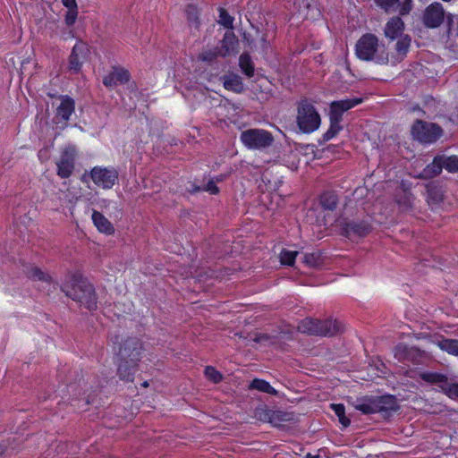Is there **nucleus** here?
Listing matches in <instances>:
<instances>
[{"label": "nucleus", "mask_w": 458, "mask_h": 458, "mask_svg": "<svg viewBox=\"0 0 458 458\" xmlns=\"http://www.w3.org/2000/svg\"><path fill=\"white\" fill-rule=\"evenodd\" d=\"M113 344L118 377L121 380L132 382L145 350L142 341L137 336L120 340V336L115 335Z\"/></svg>", "instance_id": "nucleus-1"}, {"label": "nucleus", "mask_w": 458, "mask_h": 458, "mask_svg": "<svg viewBox=\"0 0 458 458\" xmlns=\"http://www.w3.org/2000/svg\"><path fill=\"white\" fill-rule=\"evenodd\" d=\"M61 291L68 298L79 302L89 310L98 309L95 288L81 273H68L61 284Z\"/></svg>", "instance_id": "nucleus-2"}, {"label": "nucleus", "mask_w": 458, "mask_h": 458, "mask_svg": "<svg viewBox=\"0 0 458 458\" xmlns=\"http://www.w3.org/2000/svg\"><path fill=\"white\" fill-rule=\"evenodd\" d=\"M378 38L372 33L362 35L355 45V54L362 61H375L377 64L388 63V54L383 50L378 53Z\"/></svg>", "instance_id": "nucleus-3"}, {"label": "nucleus", "mask_w": 458, "mask_h": 458, "mask_svg": "<svg viewBox=\"0 0 458 458\" xmlns=\"http://www.w3.org/2000/svg\"><path fill=\"white\" fill-rule=\"evenodd\" d=\"M298 331L309 335L334 336L343 331L340 321L332 318L325 320L305 318L298 325Z\"/></svg>", "instance_id": "nucleus-4"}, {"label": "nucleus", "mask_w": 458, "mask_h": 458, "mask_svg": "<svg viewBox=\"0 0 458 458\" xmlns=\"http://www.w3.org/2000/svg\"><path fill=\"white\" fill-rule=\"evenodd\" d=\"M400 408L397 398L393 394L365 396L355 404V409L363 414L396 411Z\"/></svg>", "instance_id": "nucleus-5"}, {"label": "nucleus", "mask_w": 458, "mask_h": 458, "mask_svg": "<svg viewBox=\"0 0 458 458\" xmlns=\"http://www.w3.org/2000/svg\"><path fill=\"white\" fill-rule=\"evenodd\" d=\"M413 140L422 144H433L444 134V130L435 123L416 119L411 128Z\"/></svg>", "instance_id": "nucleus-6"}, {"label": "nucleus", "mask_w": 458, "mask_h": 458, "mask_svg": "<svg viewBox=\"0 0 458 458\" xmlns=\"http://www.w3.org/2000/svg\"><path fill=\"white\" fill-rule=\"evenodd\" d=\"M297 111V124L302 132L310 133L319 127L320 115L312 104L306 99L301 100Z\"/></svg>", "instance_id": "nucleus-7"}, {"label": "nucleus", "mask_w": 458, "mask_h": 458, "mask_svg": "<svg viewBox=\"0 0 458 458\" xmlns=\"http://www.w3.org/2000/svg\"><path fill=\"white\" fill-rule=\"evenodd\" d=\"M335 222L341 227V234L349 239L354 237H366L372 231V225L366 220L355 221L350 220L342 213L335 218Z\"/></svg>", "instance_id": "nucleus-8"}, {"label": "nucleus", "mask_w": 458, "mask_h": 458, "mask_svg": "<svg viewBox=\"0 0 458 458\" xmlns=\"http://www.w3.org/2000/svg\"><path fill=\"white\" fill-rule=\"evenodd\" d=\"M420 378L437 386L449 398L458 400V383L454 378H449L442 373L430 371L420 373Z\"/></svg>", "instance_id": "nucleus-9"}, {"label": "nucleus", "mask_w": 458, "mask_h": 458, "mask_svg": "<svg viewBox=\"0 0 458 458\" xmlns=\"http://www.w3.org/2000/svg\"><path fill=\"white\" fill-rule=\"evenodd\" d=\"M242 142L250 149H262L274 142L271 132L262 129H248L241 133Z\"/></svg>", "instance_id": "nucleus-10"}, {"label": "nucleus", "mask_w": 458, "mask_h": 458, "mask_svg": "<svg viewBox=\"0 0 458 458\" xmlns=\"http://www.w3.org/2000/svg\"><path fill=\"white\" fill-rule=\"evenodd\" d=\"M91 179L104 189H111L118 180V171L115 168L94 167L90 172Z\"/></svg>", "instance_id": "nucleus-11"}, {"label": "nucleus", "mask_w": 458, "mask_h": 458, "mask_svg": "<svg viewBox=\"0 0 458 458\" xmlns=\"http://www.w3.org/2000/svg\"><path fill=\"white\" fill-rule=\"evenodd\" d=\"M76 158V149L72 146L66 147L60 159L56 162L57 174L61 178H68L72 175L74 170V164Z\"/></svg>", "instance_id": "nucleus-12"}, {"label": "nucleus", "mask_w": 458, "mask_h": 458, "mask_svg": "<svg viewBox=\"0 0 458 458\" xmlns=\"http://www.w3.org/2000/svg\"><path fill=\"white\" fill-rule=\"evenodd\" d=\"M89 53V47L82 41L77 42L72 49L69 56V70L78 74L81 70V65L87 59Z\"/></svg>", "instance_id": "nucleus-13"}, {"label": "nucleus", "mask_w": 458, "mask_h": 458, "mask_svg": "<svg viewBox=\"0 0 458 458\" xmlns=\"http://www.w3.org/2000/svg\"><path fill=\"white\" fill-rule=\"evenodd\" d=\"M445 10L443 5L435 2L429 4L423 13V23L427 28H438L445 21Z\"/></svg>", "instance_id": "nucleus-14"}, {"label": "nucleus", "mask_w": 458, "mask_h": 458, "mask_svg": "<svg viewBox=\"0 0 458 458\" xmlns=\"http://www.w3.org/2000/svg\"><path fill=\"white\" fill-rule=\"evenodd\" d=\"M361 98H347L343 100L333 101L329 107V116L337 118V120H343V114L344 112L353 108L359 104L362 103Z\"/></svg>", "instance_id": "nucleus-15"}, {"label": "nucleus", "mask_w": 458, "mask_h": 458, "mask_svg": "<svg viewBox=\"0 0 458 458\" xmlns=\"http://www.w3.org/2000/svg\"><path fill=\"white\" fill-rule=\"evenodd\" d=\"M58 99L61 100V103L56 107L55 118L59 121L67 122L75 110V102L67 95L59 96Z\"/></svg>", "instance_id": "nucleus-16"}, {"label": "nucleus", "mask_w": 458, "mask_h": 458, "mask_svg": "<svg viewBox=\"0 0 458 458\" xmlns=\"http://www.w3.org/2000/svg\"><path fill=\"white\" fill-rule=\"evenodd\" d=\"M130 81V73L124 69H114L103 78V84L107 88H113L118 83L124 84Z\"/></svg>", "instance_id": "nucleus-17"}, {"label": "nucleus", "mask_w": 458, "mask_h": 458, "mask_svg": "<svg viewBox=\"0 0 458 458\" xmlns=\"http://www.w3.org/2000/svg\"><path fill=\"white\" fill-rule=\"evenodd\" d=\"M404 30V22L400 17H394L390 19L385 27V36L390 40H394L399 37L404 35L403 33Z\"/></svg>", "instance_id": "nucleus-18"}, {"label": "nucleus", "mask_w": 458, "mask_h": 458, "mask_svg": "<svg viewBox=\"0 0 458 458\" xmlns=\"http://www.w3.org/2000/svg\"><path fill=\"white\" fill-rule=\"evenodd\" d=\"M239 44V40L235 34L228 30L225 33L223 39L221 40V46L218 47L220 50V56L225 57L233 52Z\"/></svg>", "instance_id": "nucleus-19"}, {"label": "nucleus", "mask_w": 458, "mask_h": 458, "mask_svg": "<svg viewBox=\"0 0 458 458\" xmlns=\"http://www.w3.org/2000/svg\"><path fill=\"white\" fill-rule=\"evenodd\" d=\"M74 381L70 380L67 383V392L70 395L78 398L79 396L85 394L88 391L87 384L82 375L77 374Z\"/></svg>", "instance_id": "nucleus-20"}, {"label": "nucleus", "mask_w": 458, "mask_h": 458, "mask_svg": "<svg viewBox=\"0 0 458 458\" xmlns=\"http://www.w3.org/2000/svg\"><path fill=\"white\" fill-rule=\"evenodd\" d=\"M92 220L99 232L108 235L114 233L113 225L100 212L93 210Z\"/></svg>", "instance_id": "nucleus-21"}, {"label": "nucleus", "mask_w": 458, "mask_h": 458, "mask_svg": "<svg viewBox=\"0 0 458 458\" xmlns=\"http://www.w3.org/2000/svg\"><path fill=\"white\" fill-rule=\"evenodd\" d=\"M419 354V350L414 347H409L404 344H399L394 348V357L399 360H411Z\"/></svg>", "instance_id": "nucleus-22"}, {"label": "nucleus", "mask_w": 458, "mask_h": 458, "mask_svg": "<svg viewBox=\"0 0 458 458\" xmlns=\"http://www.w3.org/2000/svg\"><path fill=\"white\" fill-rule=\"evenodd\" d=\"M224 87L232 90L235 93H242L244 89L243 82L242 78L234 73H231L229 75H225L223 77Z\"/></svg>", "instance_id": "nucleus-23"}, {"label": "nucleus", "mask_w": 458, "mask_h": 458, "mask_svg": "<svg viewBox=\"0 0 458 458\" xmlns=\"http://www.w3.org/2000/svg\"><path fill=\"white\" fill-rule=\"evenodd\" d=\"M445 161L441 155L434 157L431 164L428 165L423 170V174L426 177H434L438 175L444 168Z\"/></svg>", "instance_id": "nucleus-24"}, {"label": "nucleus", "mask_w": 458, "mask_h": 458, "mask_svg": "<svg viewBox=\"0 0 458 458\" xmlns=\"http://www.w3.org/2000/svg\"><path fill=\"white\" fill-rule=\"evenodd\" d=\"M25 274L29 278L33 280H38L47 283H50L52 281V277L50 275L44 272L38 267L36 266L26 267Z\"/></svg>", "instance_id": "nucleus-25"}, {"label": "nucleus", "mask_w": 458, "mask_h": 458, "mask_svg": "<svg viewBox=\"0 0 458 458\" xmlns=\"http://www.w3.org/2000/svg\"><path fill=\"white\" fill-rule=\"evenodd\" d=\"M329 129L323 134L322 140L318 141L320 145L333 139L343 129V126L340 125V120H337V118H334L332 116H329Z\"/></svg>", "instance_id": "nucleus-26"}, {"label": "nucleus", "mask_w": 458, "mask_h": 458, "mask_svg": "<svg viewBox=\"0 0 458 458\" xmlns=\"http://www.w3.org/2000/svg\"><path fill=\"white\" fill-rule=\"evenodd\" d=\"M239 65L242 72L249 78L254 75V64L248 53H242L239 58Z\"/></svg>", "instance_id": "nucleus-27"}, {"label": "nucleus", "mask_w": 458, "mask_h": 458, "mask_svg": "<svg viewBox=\"0 0 458 458\" xmlns=\"http://www.w3.org/2000/svg\"><path fill=\"white\" fill-rule=\"evenodd\" d=\"M250 389H256L262 393H267L272 395H277L278 392L270 386V384L263 379L255 378L250 384Z\"/></svg>", "instance_id": "nucleus-28"}, {"label": "nucleus", "mask_w": 458, "mask_h": 458, "mask_svg": "<svg viewBox=\"0 0 458 458\" xmlns=\"http://www.w3.org/2000/svg\"><path fill=\"white\" fill-rule=\"evenodd\" d=\"M397 42L395 44V50L399 56L403 58L410 48L411 38L409 35L404 34L397 38Z\"/></svg>", "instance_id": "nucleus-29"}, {"label": "nucleus", "mask_w": 458, "mask_h": 458, "mask_svg": "<svg viewBox=\"0 0 458 458\" xmlns=\"http://www.w3.org/2000/svg\"><path fill=\"white\" fill-rule=\"evenodd\" d=\"M438 346L442 351L458 356V339L444 338L438 342Z\"/></svg>", "instance_id": "nucleus-30"}, {"label": "nucleus", "mask_w": 458, "mask_h": 458, "mask_svg": "<svg viewBox=\"0 0 458 458\" xmlns=\"http://www.w3.org/2000/svg\"><path fill=\"white\" fill-rule=\"evenodd\" d=\"M302 261L310 267H317L322 265L323 259L320 252L305 253Z\"/></svg>", "instance_id": "nucleus-31"}, {"label": "nucleus", "mask_w": 458, "mask_h": 458, "mask_svg": "<svg viewBox=\"0 0 458 458\" xmlns=\"http://www.w3.org/2000/svg\"><path fill=\"white\" fill-rule=\"evenodd\" d=\"M330 406L335 411V415L338 417L339 422L344 428H347L351 424V420L345 416L344 405L342 403H332Z\"/></svg>", "instance_id": "nucleus-32"}, {"label": "nucleus", "mask_w": 458, "mask_h": 458, "mask_svg": "<svg viewBox=\"0 0 458 458\" xmlns=\"http://www.w3.org/2000/svg\"><path fill=\"white\" fill-rule=\"evenodd\" d=\"M293 420V414L281 411H271L270 413V423L277 424L279 422L291 421Z\"/></svg>", "instance_id": "nucleus-33"}, {"label": "nucleus", "mask_w": 458, "mask_h": 458, "mask_svg": "<svg viewBox=\"0 0 458 458\" xmlns=\"http://www.w3.org/2000/svg\"><path fill=\"white\" fill-rule=\"evenodd\" d=\"M185 13L188 21L198 29L199 26L198 8L194 4H189L186 7Z\"/></svg>", "instance_id": "nucleus-34"}, {"label": "nucleus", "mask_w": 458, "mask_h": 458, "mask_svg": "<svg viewBox=\"0 0 458 458\" xmlns=\"http://www.w3.org/2000/svg\"><path fill=\"white\" fill-rule=\"evenodd\" d=\"M233 21L234 18L231 16L225 8H219V24L225 29L232 30L233 28Z\"/></svg>", "instance_id": "nucleus-35"}, {"label": "nucleus", "mask_w": 458, "mask_h": 458, "mask_svg": "<svg viewBox=\"0 0 458 458\" xmlns=\"http://www.w3.org/2000/svg\"><path fill=\"white\" fill-rule=\"evenodd\" d=\"M299 254L296 250L284 249L280 253V261L283 265L293 266L295 258Z\"/></svg>", "instance_id": "nucleus-36"}, {"label": "nucleus", "mask_w": 458, "mask_h": 458, "mask_svg": "<svg viewBox=\"0 0 458 458\" xmlns=\"http://www.w3.org/2000/svg\"><path fill=\"white\" fill-rule=\"evenodd\" d=\"M218 56H220V50L216 47L214 49L203 51L199 54V59L208 64H212Z\"/></svg>", "instance_id": "nucleus-37"}, {"label": "nucleus", "mask_w": 458, "mask_h": 458, "mask_svg": "<svg viewBox=\"0 0 458 458\" xmlns=\"http://www.w3.org/2000/svg\"><path fill=\"white\" fill-rule=\"evenodd\" d=\"M441 156L445 161L444 168H445L449 173H458V156Z\"/></svg>", "instance_id": "nucleus-38"}, {"label": "nucleus", "mask_w": 458, "mask_h": 458, "mask_svg": "<svg viewBox=\"0 0 458 458\" xmlns=\"http://www.w3.org/2000/svg\"><path fill=\"white\" fill-rule=\"evenodd\" d=\"M200 191H208L210 194H216L219 191L218 187L216 184V182L213 179L208 180V182L203 186H193L192 190L190 191L197 192Z\"/></svg>", "instance_id": "nucleus-39"}, {"label": "nucleus", "mask_w": 458, "mask_h": 458, "mask_svg": "<svg viewBox=\"0 0 458 458\" xmlns=\"http://www.w3.org/2000/svg\"><path fill=\"white\" fill-rule=\"evenodd\" d=\"M204 373L207 378H208L213 383H219L223 379L222 374L212 366H207L205 368Z\"/></svg>", "instance_id": "nucleus-40"}, {"label": "nucleus", "mask_w": 458, "mask_h": 458, "mask_svg": "<svg viewBox=\"0 0 458 458\" xmlns=\"http://www.w3.org/2000/svg\"><path fill=\"white\" fill-rule=\"evenodd\" d=\"M398 2L399 0H376L377 4L384 9L386 13L394 11Z\"/></svg>", "instance_id": "nucleus-41"}, {"label": "nucleus", "mask_w": 458, "mask_h": 458, "mask_svg": "<svg viewBox=\"0 0 458 458\" xmlns=\"http://www.w3.org/2000/svg\"><path fill=\"white\" fill-rule=\"evenodd\" d=\"M437 102L434 98L431 96H426L424 98V107L427 111H429L431 113H435L436 115H437V113L435 110Z\"/></svg>", "instance_id": "nucleus-42"}, {"label": "nucleus", "mask_w": 458, "mask_h": 458, "mask_svg": "<svg viewBox=\"0 0 458 458\" xmlns=\"http://www.w3.org/2000/svg\"><path fill=\"white\" fill-rule=\"evenodd\" d=\"M78 15V9H71L67 11L65 15V23L68 27L75 23Z\"/></svg>", "instance_id": "nucleus-43"}, {"label": "nucleus", "mask_w": 458, "mask_h": 458, "mask_svg": "<svg viewBox=\"0 0 458 458\" xmlns=\"http://www.w3.org/2000/svg\"><path fill=\"white\" fill-rule=\"evenodd\" d=\"M338 199H339V196L336 194V192L335 191L327 190L319 195L318 200H323V201L337 200Z\"/></svg>", "instance_id": "nucleus-44"}, {"label": "nucleus", "mask_w": 458, "mask_h": 458, "mask_svg": "<svg viewBox=\"0 0 458 458\" xmlns=\"http://www.w3.org/2000/svg\"><path fill=\"white\" fill-rule=\"evenodd\" d=\"M270 413L271 410H266L263 408H259L256 410L255 415L259 418V420L263 421H269L270 422Z\"/></svg>", "instance_id": "nucleus-45"}, {"label": "nucleus", "mask_w": 458, "mask_h": 458, "mask_svg": "<svg viewBox=\"0 0 458 458\" xmlns=\"http://www.w3.org/2000/svg\"><path fill=\"white\" fill-rule=\"evenodd\" d=\"M412 8V0H404L401 8H400V14L401 15H406L408 14Z\"/></svg>", "instance_id": "nucleus-46"}, {"label": "nucleus", "mask_w": 458, "mask_h": 458, "mask_svg": "<svg viewBox=\"0 0 458 458\" xmlns=\"http://www.w3.org/2000/svg\"><path fill=\"white\" fill-rule=\"evenodd\" d=\"M324 211H334L336 208L337 202H318Z\"/></svg>", "instance_id": "nucleus-47"}, {"label": "nucleus", "mask_w": 458, "mask_h": 458, "mask_svg": "<svg viewBox=\"0 0 458 458\" xmlns=\"http://www.w3.org/2000/svg\"><path fill=\"white\" fill-rule=\"evenodd\" d=\"M270 339H271V336L269 335L259 333V334L255 335L253 341L256 343H264V342L269 341Z\"/></svg>", "instance_id": "nucleus-48"}, {"label": "nucleus", "mask_w": 458, "mask_h": 458, "mask_svg": "<svg viewBox=\"0 0 458 458\" xmlns=\"http://www.w3.org/2000/svg\"><path fill=\"white\" fill-rule=\"evenodd\" d=\"M396 204L402 212L411 211L413 208L412 202H396Z\"/></svg>", "instance_id": "nucleus-49"}, {"label": "nucleus", "mask_w": 458, "mask_h": 458, "mask_svg": "<svg viewBox=\"0 0 458 458\" xmlns=\"http://www.w3.org/2000/svg\"><path fill=\"white\" fill-rule=\"evenodd\" d=\"M63 4L68 8V10L71 9H78L76 0H63Z\"/></svg>", "instance_id": "nucleus-50"}, {"label": "nucleus", "mask_w": 458, "mask_h": 458, "mask_svg": "<svg viewBox=\"0 0 458 458\" xmlns=\"http://www.w3.org/2000/svg\"><path fill=\"white\" fill-rule=\"evenodd\" d=\"M454 15L453 14H447L445 15V21H446V26H447V32L450 33L451 31V29H452V26L454 25Z\"/></svg>", "instance_id": "nucleus-51"}, {"label": "nucleus", "mask_w": 458, "mask_h": 458, "mask_svg": "<svg viewBox=\"0 0 458 458\" xmlns=\"http://www.w3.org/2000/svg\"><path fill=\"white\" fill-rule=\"evenodd\" d=\"M47 96H48L49 98H58V97H59L60 95H58V94H56V93H51V92H48V93H47Z\"/></svg>", "instance_id": "nucleus-52"}, {"label": "nucleus", "mask_w": 458, "mask_h": 458, "mask_svg": "<svg viewBox=\"0 0 458 458\" xmlns=\"http://www.w3.org/2000/svg\"><path fill=\"white\" fill-rule=\"evenodd\" d=\"M5 450V446L0 444V457L4 454Z\"/></svg>", "instance_id": "nucleus-53"}, {"label": "nucleus", "mask_w": 458, "mask_h": 458, "mask_svg": "<svg viewBox=\"0 0 458 458\" xmlns=\"http://www.w3.org/2000/svg\"><path fill=\"white\" fill-rule=\"evenodd\" d=\"M412 110H413V111H420V112H422L423 114H426V112H427V111H423V110H421V109H420V107L419 106H413V107H412Z\"/></svg>", "instance_id": "nucleus-54"}, {"label": "nucleus", "mask_w": 458, "mask_h": 458, "mask_svg": "<svg viewBox=\"0 0 458 458\" xmlns=\"http://www.w3.org/2000/svg\"><path fill=\"white\" fill-rule=\"evenodd\" d=\"M304 458H320L318 454L312 455L311 454H307V455Z\"/></svg>", "instance_id": "nucleus-55"}, {"label": "nucleus", "mask_w": 458, "mask_h": 458, "mask_svg": "<svg viewBox=\"0 0 458 458\" xmlns=\"http://www.w3.org/2000/svg\"><path fill=\"white\" fill-rule=\"evenodd\" d=\"M430 204L437 205V204H439V202H437V201H434V202H427V205H428V206H430Z\"/></svg>", "instance_id": "nucleus-56"}, {"label": "nucleus", "mask_w": 458, "mask_h": 458, "mask_svg": "<svg viewBox=\"0 0 458 458\" xmlns=\"http://www.w3.org/2000/svg\"><path fill=\"white\" fill-rule=\"evenodd\" d=\"M142 386L147 387L148 386V383L147 381H145L144 383H142Z\"/></svg>", "instance_id": "nucleus-57"}, {"label": "nucleus", "mask_w": 458, "mask_h": 458, "mask_svg": "<svg viewBox=\"0 0 458 458\" xmlns=\"http://www.w3.org/2000/svg\"><path fill=\"white\" fill-rule=\"evenodd\" d=\"M347 207H348V203H347V202H345V203H344V209H346V208H347Z\"/></svg>", "instance_id": "nucleus-58"}, {"label": "nucleus", "mask_w": 458, "mask_h": 458, "mask_svg": "<svg viewBox=\"0 0 458 458\" xmlns=\"http://www.w3.org/2000/svg\"><path fill=\"white\" fill-rule=\"evenodd\" d=\"M243 38H244V39H246L247 41H249V38H247V35H246V34H244V35H243Z\"/></svg>", "instance_id": "nucleus-59"}, {"label": "nucleus", "mask_w": 458, "mask_h": 458, "mask_svg": "<svg viewBox=\"0 0 458 458\" xmlns=\"http://www.w3.org/2000/svg\"><path fill=\"white\" fill-rule=\"evenodd\" d=\"M262 41H263L264 43H266V42H267V40H266V38H265V37H263V38H262Z\"/></svg>", "instance_id": "nucleus-60"}]
</instances>
